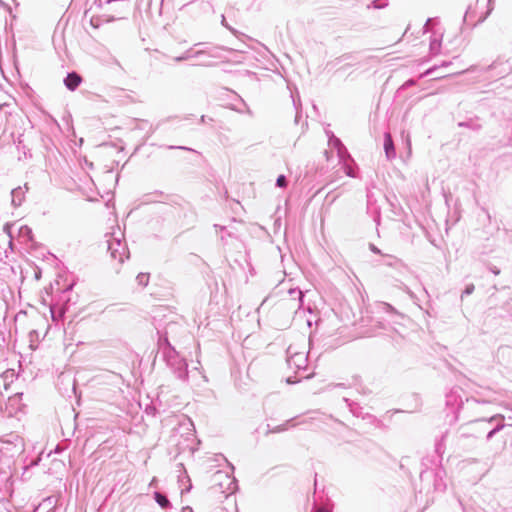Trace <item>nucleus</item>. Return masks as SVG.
Masks as SVG:
<instances>
[{
	"mask_svg": "<svg viewBox=\"0 0 512 512\" xmlns=\"http://www.w3.org/2000/svg\"><path fill=\"white\" fill-rule=\"evenodd\" d=\"M222 24L225 25V27H227L228 29H230L232 31V29L228 25H226V21H225V17L224 16L222 17Z\"/></svg>",
	"mask_w": 512,
	"mask_h": 512,
	"instance_id": "20",
	"label": "nucleus"
},
{
	"mask_svg": "<svg viewBox=\"0 0 512 512\" xmlns=\"http://www.w3.org/2000/svg\"><path fill=\"white\" fill-rule=\"evenodd\" d=\"M155 499H156L157 503H158L161 507H163V508L167 507V506H168V504H169L168 499H167L164 495H162V494H160V493H156V494H155Z\"/></svg>",
	"mask_w": 512,
	"mask_h": 512,
	"instance_id": "10",
	"label": "nucleus"
},
{
	"mask_svg": "<svg viewBox=\"0 0 512 512\" xmlns=\"http://www.w3.org/2000/svg\"><path fill=\"white\" fill-rule=\"evenodd\" d=\"M82 78L81 76L76 72L68 73L67 76L64 79V84L67 87V89L74 91L81 83Z\"/></svg>",
	"mask_w": 512,
	"mask_h": 512,
	"instance_id": "5",
	"label": "nucleus"
},
{
	"mask_svg": "<svg viewBox=\"0 0 512 512\" xmlns=\"http://www.w3.org/2000/svg\"><path fill=\"white\" fill-rule=\"evenodd\" d=\"M276 186L278 188H285L287 186V179L284 175H279L276 180Z\"/></svg>",
	"mask_w": 512,
	"mask_h": 512,
	"instance_id": "11",
	"label": "nucleus"
},
{
	"mask_svg": "<svg viewBox=\"0 0 512 512\" xmlns=\"http://www.w3.org/2000/svg\"><path fill=\"white\" fill-rule=\"evenodd\" d=\"M377 2H378L377 0L372 1V5H373V7H374V8H377V9L382 8V6L378 5V3H377Z\"/></svg>",
	"mask_w": 512,
	"mask_h": 512,
	"instance_id": "18",
	"label": "nucleus"
},
{
	"mask_svg": "<svg viewBox=\"0 0 512 512\" xmlns=\"http://www.w3.org/2000/svg\"><path fill=\"white\" fill-rule=\"evenodd\" d=\"M19 189H20V188H14V189H12V190H11V192H12V193L18 192V190H19Z\"/></svg>",
	"mask_w": 512,
	"mask_h": 512,
	"instance_id": "26",
	"label": "nucleus"
},
{
	"mask_svg": "<svg viewBox=\"0 0 512 512\" xmlns=\"http://www.w3.org/2000/svg\"><path fill=\"white\" fill-rule=\"evenodd\" d=\"M95 4L98 6V7H102V1L101 0H96L95 1Z\"/></svg>",
	"mask_w": 512,
	"mask_h": 512,
	"instance_id": "21",
	"label": "nucleus"
},
{
	"mask_svg": "<svg viewBox=\"0 0 512 512\" xmlns=\"http://www.w3.org/2000/svg\"><path fill=\"white\" fill-rule=\"evenodd\" d=\"M205 121V116H202L201 117V122H204Z\"/></svg>",
	"mask_w": 512,
	"mask_h": 512,
	"instance_id": "27",
	"label": "nucleus"
},
{
	"mask_svg": "<svg viewBox=\"0 0 512 512\" xmlns=\"http://www.w3.org/2000/svg\"><path fill=\"white\" fill-rule=\"evenodd\" d=\"M329 145L337 150V154H338L340 161H342L344 163V169H345L346 175L349 177H354L352 168L346 164V159H349L350 155L348 154V151H347L346 147L343 145V143L341 142V140L339 138H337L336 136H334L333 134H331V136L329 137Z\"/></svg>",
	"mask_w": 512,
	"mask_h": 512,
	"instance_id": "1",
	"label": "nucleus"
},
{
	"mask_svg": "<svg viewBox=\"0 0 512 512\" xmlns=\"http://www.w3.org/2000/svg\"><path fill=\"white\" fill-rule=\"evenodd\" d=\"M384 150L388 159L395 157V148L392 137L389 133H385L384 137Z\"/></svg>",
	"mask_w": 512,
	"mask_h": 512,
	"instance_id": "6",
	"label": "nucleus"
},
{
	"mask_svg": "<svg viewBox=\"0 0 512 512\" xmlns=\"http://www.w3.org/2000/svg\"><path fill=\"white\" fill-rule=\"evenodd\" d=\"M116 18L114 16L101 15V16H93L91 17L90 23L93 27L98 28L104 22H112L115 21Z\"/></svg>",
	"mask_w": 512,
	"mask_h": 512,
	"instance_id": "7",
	"label": "nucleus"
},
{
	"mask_svg": "<svg viewBox=\"0 0 512 512\" xmlns=\"http://www.w3.org/2000/svg\"><path fill=\"white\" fill-rule=\"evenodd\" d=\"M201 55H208L210 57H214V55L210 51H207V50H197L193 53L192 49H189L181 56L174 57L173 60L176 62H182V61L188 60L190 58H198Z\"/></svg>",
	"mask_w": 512,
	"mask_h": 512,
	"instance_id": "4",
	"label": "nucleus"
},
{
	"mask_svg": "<svg viewBox=\"0 0 512 512\" xmlns=\"http://www.w3.org/2000/svg\"><path fill=\"white\" fill-rule=\"evenodd\" d=\"M492 10H493L492 0H488V10H487V12L485 13V15H483V16H481V17L479 18V20H478V21H479V22L484 21V20L487 18V16L491 13V11H492Z\"/></svg>",
	"mask_w": 512,
	"mask_h": 512,
	"instance_id": "13",
	"label": "nucleus"
},
{
	"mask_svg": "<svg viewBox=\"0 0 512 512\" xmlns=\"http://www.w3.org/2000/svg\"><path fill=\"white\" fill-rule=\"evenodd\" d=\"M316 512H328V511L323 508H319Z\"/></svg>",
	"mask_w": 512,
	"mask_h": 512,
	"instance_id": "23",
	"label": "nucleus"
},
{
	"mask_svg": "<svg viewBox=\"0 0 512 512\" xmlns=\"http://www.w3.org/2000/svg\"><path fill=\"white\" fill-rule=\"evenodd\" d=\"M450 64V62H443L441 66L446 67Z\"/></svg>",
	"mask_w": 512,
	"mask_h": 512,
	"instance_id": "24",
	"label": "nucleus"
},
{
	"mask_svg": "<svg viewBox=\"0 0 512 512\" xmlns=\"http://www.w3.org/2000/svg\"><path fill=\"white\" fill-rule=\"evenodd\" d=\"M413 83H414L413 80H409V81L406 82V85H412Z\"/></svg>",
	"mask_w": 512,
	"mask_h": 512,
	"instance_id": "25",
	"label": "nucleus"
},
{
	"mask_svg": "<svg viewBox=\"0 0 512 512\" xmlns=\"http://www.w3.org/2000/svg\"><path fill=\"white\" fill-rule=\"evenodd\" d=\"M288 424H289V421H287L284 424H281V425H278V426L274 427L271 430V433H278V432L286 431L288 429Z\"/></svg>",
	"mask_w": 512,
	"mask_h": 512,
	"instance_id": "12",
	"label": "nucleus"
},
{
	"mask_svg": "<svg viewBox=\"0 0 512 512\" xmlns=\"http://www.w3.org/2000/svg\"><path fill=\"white\" fill-rule=\"evenodd\" d=\"M106 178L110 179V180H113L115 182L118 181V177L117 175H114L112 171H107L106 172Z\"/></svg>",
	"mask_w": 512,
	"mask_h": 512,
	"instance_id": "15",
	"label": "nucleus"
},
{
	"mask_svg": "<svg viewBox=\"0 0 512 512\" xmlns=\"http://www.w3.org/2000/svg\"><path fill=\"white\" fill-rule=\"evenodd\" d=\"M488 69L490 71H494L492 76L502 78L511 73L512 66L507 61H495L488 67Z\"/></svg>",
	"mask_w": 512,
	"mask_h": 512,
	"instance_id": "3",
	"label": "nucleus"
},
{
	"mask_svg": "<svg viewBox=\"0 0 512 512\" xmlns=\"http://www.w3.org/2000/svg\"><path fill=\"white\" fill-rule=\"evenodd\" d=\"M430 22H431V19H427V21H426V23L424 25L425 31L428 29V26H429Z\"/></svg>",
	"mask_w": 512,
	"mask_h": 512,
	"instance_id": "19",
	"label": "nucleus"
},
{
	"mask_svg": "<svg viewBox=\"0 0 512 512\" xmlns=\"http://www.w3.org/2000/svg\"><path fill=\"white\" fill-rule=\"evenodd\" d=\"M354 60L355 56L352 53H345L327 62L326 67L331 70H334V72L337 73L339 71H344L347 68L353 66Z\"/></svg>",
	"mask_w": 512,
	"mask_h": 512,
	"instance_id": "2",
	"label": "nucleus"
},
{
	"mask_svg": "<svg viewBox=\"0 0 512 512\" xmlns=\"http://www.w3.org/2000/svg\"><path fill=\"white\" fill-rule=\"evenodd\" d=\"M429 49H430V53L432 55L439 54L440 49H441V39L436 36L432 37L430 40Z\"/></svg>",
	"mask_w": 512,
	"mask_h": 512,
	"instance_id": "8",
	"label": "nucleus"
},
{
	"mask_svg": "<svg viewBox=\"0 0 512 512\" xmlns=\"http://www.w3.org/2000/svg\"><path fill=\"white\" fill-rule=\"evenodd\" d=\"M126 0H105L106 4H111L114 2L124 3Z\"/></svg>",
	"mask_w": 512,
	"mask_h": 512,
	"instance_id": "17",
	"label": "nucleus"
},
{
	"mask_svg": "<svg viewBox=\"0 0 512 512\" xmlns=\"http://www.w3.org/2000/svg\"><path fill=\"white\" fill-rule=\"evenodd\" d=\"M458 126L470 128L473 130H479L481 128V125L478 123H475L474 121L459 122Z\"/></svg>",
	"mask_w": 512,
	"mask_h": 512,
	"instance_id": "9",
	"label": "nucleus"
},
{
	"mask_svg": "<svg viewBox=\"0 0 512 512\" xmlns=\"http://www.w3.org/2000/svg\"><path fill=\"white\" fill-rule=\"evenodd\" d=\"M168 149H180V150H186V151H191V152H195L197 153V151H195L194 149L192 148H189V147H186V146H174V145H169L167 146Z\"/></svg>",
	"mask_w": 512,
	"mask_h": 512,
	"instance_id": "14",
	"label": "nucleus"
},
{
	"mask_svg": "<svg viewBox=\"0 0 512 512\" xmlns=\"http://www.w3.org/2000/svg\"><path fill=\"white\" fill-rule=\"evenodd\" d=\"M85 163H86L87 167H90V168H92V167H93V163H91V162H90V163H88V161H87V160L85 161Z\"/></svg>",
	"mask_w": 512,
	"mask_h": 512,
	"instance_id": "22",
	"label": "nucleus"
},
{
	"mask_svg": "<svg viewBox=\"0 0 512 512\" xmlns=\"http://www.w3.org/2000/svg\"><path fill=\"white\" fill-rule=\"evenodd\" d=\"M436 70V67H432L428 70L425 71V73L423 74V76H429V75H432V73Z\"/></svg>",
	"mask_w": 512,
	"mask_h": 512,
	"instance_id": "16",
	"label": "nucleus"
}]
</instances>
